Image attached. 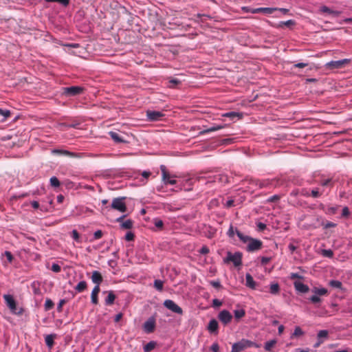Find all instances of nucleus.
I'll return each instance as SVG.
<instances>
[{
    "label": "nucleus",
    "instance_id": "obj_45",
    "mask_svg": "<svg viewBox=\"0 0 352 352\" xmlns=\"http://www.w3.org/2000/svg\"><path fill=\"white\" fill-rule=\"evenodd\" d=\"M248 181L250 185L255 186L259 189V182H260L259 179L251 178V179H248Z\"/></svg>",
    "mask_w": 352,
    "mask_h": 352
},
{
    "label": "nucleus",
    "instance_id": "obj_28",
    "mask_svg": "<svg viewBox=\"0 0 352 352\" xmlns=\"http://www.w3.org/2000/svg\"><path fill=\"white\" fill-rule=\"evenodd\" d=\"M236 234L238 236V237L239 238V239L244 243H248V241L250 240L251 237L243 234L238 229H236Z\"/></svg>",
    "mask_w": 352,
    "mask_h": 352
},
{
    "label": "nucleus",
    "instance_id": "obj_42",
    "mask_svg": "<svg viewBox=\"0 0 352 352\" xmlns=\"http://www.w3.org/2000/svg\"><path fill=\"white\" fill-rule=\"evenodd\" d=\"M50 184L52 186L57 188L60 186V182L56 177H52L50 178Z\"/></svg>",
    "mask_w": 352,
    "mask_h": 352
},
{
    "label": "nucleus",
    "instance_id": "obj_61",
    "mask_svg": "<svg viewBox=\"0 0 352 352\" xmlns=\"http://www.w3.org/2000/svg\"><path fill=\"white\" fill-rule=\"evenodd\" d=\"M102 232L101 230H97L94 234V240L100 239L102 236Z\"/></svg>",
    "mask_w": 352,
    "mask_h": 352
},
{
    "label": "nucleus",
    "instance_id": "obj_1",
    "mask_svg": "<svg viewBox=\"0 0 352 352\" xmlns=\"http://www.w3.org/2000/svg\"><path fill=\"white\" fill-rule=\"evenodd\" d=\"M3 298L5 300V302L6 303V305L10 309V311L17 315H21L23 314V309L20 308L18 309L16 307V303L15 300L14 299L13 296L10 294H5L3 296Z\"/></svg>",
    "mask_w": 352,
    "mask_h": 352
},
{
    "label": "nucleus",
    "instance_id": "obj_48",
    "mask_svg": "<svg viewBox=\"0 0 352 352\" xmlns=\"http://www.w3.org/2000/svg\"><path fill=\"white\" fill-rule=\"evenodd\" d=\"M322 195V192H319L318 188H314L310 194V196H311L314 198H318Z\"/></svg>",
    "mask_w": 352,
    "mask_h": 352
},
{
    "label": "nucleus",
    "instance_id": "obj_11",
    "mask_svg": "<svg viewBox=\"0 0 352 352\" xmlns=\"http://www.w3.org/2000/svg\"><path fill=\"white\" fill-rule=\"evenodd\" d=\"M146 116L150 121H158L162 120L164 114L161 111H147Z\"/></svg>",
    "mask_w": 352,
    "mask_h": 352
},
{
    "label": "nucleus",
    "instance_id": "obj_29",
    "mask_svg": "<svg viewBox=\"0 0 352 352\" xmlns=\"http://www.w3.org/2000/svg\"><path fill=\"white\" fill-rule=\"evenodd\" d=\"M223 128H225V125H216L212 127L208 128L206 130H204L203 131L201 132V133L205 134V133L216 131L222 129Z\"/></svg>",
    "mask_w": 352,
    "mask_h": 352
},
{
    "label": "nucleus",
    "instance_id": "obj_21",
    "mask_svg": "<svg viewBox=\"0 0 352 352\" xmlns=\"http://www.w3.org/2000/svg\"><path fill=\"white\" fill-rule=\"evenodd\" d=\"M56 337V334H50V335H47L45 336V344L50 349L52 348V346H54V340Z\"/></svg>",
    "mask_w": 352,
    "mask_h": 352
},
{
    "label": "nucleus",
    "instance_id": "obj_56",
    "mask_svg": "<svg viewBox=\"0 0 352 352\" xmlns=\"http://www.w3.org/2000/svg\"><path fill=\"white\" fill-rule=\"evenodd\" d=\"M210 351L212 352H220L219 344L217 342H214L210 346Z\"/></svg>",
    "mask_w": 352,
    "mask_h": 352
},
{
    "label": "nucleus",
    "instance_id": "obj_19",
    "mask_svg": "<svg viewBox=\"0 0 352 352\" xmlns=\"http://www.w3.org/2000/svg\"><path fill=\"white\" fill-rule=\"evenodd\" d=\"M245 285L251 289L256 288V283L250 274H246L245 275Z\"/></svg>",
    "mask_w": 352,
    "mask_h": 352
},
{
    "label": "nucleus",
    "instance_id": "obj_32",
    "mask_svg": "<svg viewBox=\"0 0 352 352\" xmlns=\"http://www.w3.org/2000/svg\"><path fill=\"white\" fill-rule=\"evenodd\" d=\"M80 125V122L78 121H73L71 123H62L60 124L61 126H65L67 128H74L78 129Z\"/></svg>",
    "mask_w": 352,
    "mask_h": 352
},
{
    "label": "nucleus",
    "instance_id": "obj_15",
    "mask_svg": "<svg viewBox=\"0 0 352 352\" xmlns=\"http://www.w3.org/2000/svg\"><path fill=\"white\" fill-rule=\"evenodd\" d=\"M109 135L111 138L116 143H125L126 141L117 132L109 131Z\"/></svg>",
    "mask_w": 352,
    "mask_h": 352
},
{
    "label": "nucleus",
    "instance_id": "obj_23",
    "mask_svg": "<svg viewBox=\"0 0 352 352\" xmlns=\"http://www.w3.org/2000/svg\"><path fill=\"white\" fill-rule=\"evenodd\" d=\"M116 298V295L114 294L113 291L108 292V295L105 298V305H112L114 303Z\"/></svg>",
    "mask_w": 352,
    "mask_h": 352
},
{
    "label": "nucleus",
    "instance_id": "obj_26",
    "mask_svg": "<svg viewBox=\"0 0 352 352\" xmlns=\"http://www.w3.org/2000/svg\"><path fill=\"white\" fill-rule=\"evenodd\" d=\"M312 292L319 296L328 295V290L325 288H317L314 287Z\"/></svg>",
    "mask_w": 352,
    "mask_h": 352
},
{
    "label": "nucleus",
    "instance_id": "obj_43",
    "mask_svg": "<svg viewBox=\"0 0 352 352\" xmlns=\"http://www.w3.org/2000/svg\"><path fill=\"white\" fill-rule=\"evenodd\" d=\"M329 285L332 287L340 289L342 287V283L339 280H332L329 282Z\"/></svg>",
    "mask_w": 352,
    "mask_h": 352
},
{
    "label": "nucleus",
    "instance_id": "obj_27",
    "mask_svg": "<svg viewBox=\"0 0 352 352\" xmlns=\"http://www.w3.org/2000/svg\"><path fill=\"white\" fill-rule=\"evenodd\" d=\"M87 287V282L85 280L80 281L78 284L75 287V289L80 293L84 292Z\"/></svg>",
    "mask_w": 352,
    "mask_h": 352
},
{
    "label": "nucleus",
    "instance_id": "obj_2",
    "mask_svg": "<svg viewBox=\"0 0 352 352\" xmlns=\"http://www.w3.org/2000/svg\"><path fill=\"white\" fill-rule=\"evenodd\" d=\"M224 263H229L232 262L235 267L242 264V253L236 252L232 254L230 252H227V256L223 259Z\"/></svg>",
    "mask_w": 352,
    "mask_h": 352
},
{
    "label": "nucleus",
    "instance_id": "obj_49",
    "mask_svg": "<svg viewBox=\"0 0 352 352\" xmlns=\"http://www.w3.org/2000/svg\"><path fill=\"white\" fill-rule=\"evenodd\" d=\"M280 199V196L278 195H273L270 197H269L267 199V202L272 203V202H276Z\"/></svg>",
    "mask_w": 352,
    "mask_h": 352
},
{
    "label": "nucleus",
    "instance_id": "obj_13",
    "mask_svg": "<svg viewBox=\"0 0 352 352\" xmlns=\"http://www.w3.org/2000/svg\"><path fill=\"white\" fill-rule=\"evenodd\" d=\"M160 170L162 171V180L165 183L168 180H169L170 178H176L177 176L175 175H170L168 170H166V168L164 165H161Z\"/></svg>",
    "mask_w": 352,
    "mask_h": 352
},
{
    "label": "nucleus",
    "instance_id": "obj_7",
    "mask_svg": "<svg viewBox=\"0 0 352 352\" xmlns=\"http://www.w3.org/2000/svg\"><path fill=\"white\" fill-rule=\"evenodd\" d=\"M164 305L165 307H166L167 309H168L169 310L172 311L175 314L179 315L183 314L182 309L172 300H166L164 302Z\"/></svg>",
    "mask_w": 352,
    "mask_h": 352
},
{
    "label": "nucleus",
    "instance_id": "obj_12",
    "mask_svg": "<svg viewBox=\"0 0 352 352\" xmlns=\"http://www.w3.org/2000/svg\"><path fill=\"white\" fill-rule=\"evenodd\" d=\"M218 329H219V324L217 320L212 319L210 320L207 329L208 331L211 333H213L214 335H217L218 333Z\"/></svg>",
    "mask_w": 352,
    "mask_h": 352
},
{
    "label": "nucleus",
    "instance_id": "obj_25",
    "mask_svg": "<svg viewBox=\"0 0 352 352\" xmlns=\"http://www.w3.org/2000/svg\"><path fill=\"white\" fill-rule=\"evenodd\" d=\"M270 292L274 295L278 294L280 292V286L278 283H272L270 287Z\"/></svg>",
    "mask_w": 352,
    "mask_h": 352
},
{
    "label": "nucleus",
    "instance_id": "obj_30",
    "mask_svg": "<svg viewBox=\"0 0 352 352\" xmlns=\"http://www.w3.org/2000/svg\"><path fill=\"white\" fill-rule=\"evenodd\" d=\"M218 181L220 183H228V177L226 175L219 174L214 176V182Z\"/></svg>",
    "mask_w": 352,
    "mask_h": 352
},
{
    "label": "nucleus",
    "instance_id": "obj_63",
    "mask_svg": "<svg viewBox=\"0 0 352 352\" xmlns=\"http://www.w3.org/2000/svg\"><path fill=\"white\" fill-rule=\"evenodd\" d=\"M208 252H209V249L207 246H203L199 250V253L201 254H206Z\"/></svg>",
    "mask_w": 352,
    "mask_h": 352
},
{
    "label": "nucleus",
    "instance_id": "obj_52",
    "mask_svg": "<svg viewBox=\"0 0 352 352\" xmlns=\"http://www.w3.org/2000/svg\"><path fill=\"white\" fill-rule=\"evenodd\" d=\"M236 228H234L232 225L230 226L227 233L229 237L234 236V234L236 233Z\"/></svg>",
    "mask_w": 352,
    "mask_h": 352
},
{
    "label": "nucleus",
    "instance_id": "obj_58",
    "mask_svg": "<svg viewBox=\"0 0 352 352\" xmlns=\"http://www.w3.org/2000/svg\"><path fill=\"white\" fill-rule=\"evenodd\" d=\"M91 302L93 304L98 305V294H91Z\"/></svg>",
    "mask_w": 352,
    "mask_h": 352
},
{
    "label": "nucleus",
    "instance_id": "obj_22",
    "mask_svg": "<svg viewBox=\"0 0 352 352\" xmlns=\"http://www.w3.org/2000/svg\"><path fill=\"white\" fill-rule=\"evenodd\" d=\"M274 182L273 180L270 179L260 180L259 189L274 186Z\"/></svg>",
    "mask_w": 352,
    "mask_h": 352
},
{
    "label": "nucleus",
    "instance_id": "obj_5",
    "mask_svg": "<svg viewBox=\"0 0 352 352\" xmlns=\"http://www.w3.org/2000/svg\"><path fill=\"white\" fill-rule=\"evenodd\" d=\"M351 63V59L344 58L340 60H332L326 63L325 66L329 69H340L344 67Z\"/></svg>",
    "mask_w": 352,
    "mask_h": 352
},
{
    "label": "nucleus",
    "instance_id": "obj_24",
    "mask_svg": "<svg viewBox=\"0 0 352 352\" xmlns=\"http://www.w3.org/2000/svg\"><path fill=\"white\" fill-rule=\"evenodd\" d=\"M276 343H277V341L275 339L271 340L268 342H266L265 343V346H264L265 351H269V352L272 351V349L276 345Z\"/></svg>",
    "mask_w": 352,
    "mask_h": 352
},
{
    "label": "nucleus",
    "instance_id": "obj_59",
    "mask_svg": "<svg viewBox=\"0 0 352 352\" xmlns=\"http://www.w3.org/2000/svg\"><path fill=\"white\" fill-rule=\"evenodd\" d=\"M72 238L76 241H79V239H80V235H79V233L77 232V230H74L72 232Z\"/></svg>",
    "mask_w": 352,
    "mask_h": 352
},
{
    "label": "nucleus",
    "instance_id": "obj_51",
    "mask_svg": "<svg viewBox=\"0 0 352 352\" xmlns=\"http://www.w3.org/2000/svg\"><path fill=\"white\" fill-rule=\"evenodd\" d=\"M310 301L312 302V303H318V302H320L321 301V298H320V296L318 295H314L312 296L310 298H309Z\"/></svg>",
    "mask_w": 352,
    "mask_h": 352
},
{
    "label": "nucleus",
    "instance_id": "obj_9",
    "mask_svg": "<svg viewBox=\"0 0 352 352\" xmlns=\"http://www.w3.org/2000/svg\"><path fill=\"white\" fill-rule=\"evenodd\" d=\"M219 320L225 325L229 324L232 319V316L228 310H222L218 315Z\"/></svg>",
    "mask_w": 352,
    "mask_h": 352
},
{
    "label": "nucleus",
    "instance_id": "obj_31",
    "mask_svg": "<svg viewBox=\"0 0 352 352\" xmlns=\"http://www.w3.org/2000/svg\"><path fill=\"white\" fill-rule=\"evenodd\" d=\"M222 116L223 117H228V118H230L231 120H234L236 118H242V116L240 113L234 112V111L228 112V113L223 114Z\"/></svg>",
    "mask_w": 352,
    "mask_h": 352
},
{
    "label": "nucleus",
    "instance_id": "obj_50",
    "mask_svg": "<svg viewBox=\"0 0 352 352\" xmlns=\"http://www.w3.org/2000/svg\"><path fill=\"white\" fill-rule=\"evenodd\" d=\"M320 184L322 186H330L331 187H332L333 186L332 179H327L322 180L320 182Z\"/></svg>",
    "mask_w": 352,
    "mask_h": 352
},
{
    "label": "nucleus",
    "instance_id": "obj_3",
    "mask_svg": "<svg viewBox=\"0 0 352 352\" xmlns=\"http://www.w3.org/2000/svg\"><path fill=\"white\" fill-rule=\"evenodd\" d=\"M254 346H256L254 342L248 340L243 339L232 344L231 352H241L247 348Z\"/></svg>",
    "mask_w": 352,
    "mask_h": 352
},
{
    "label": "nucleus",
    "instance_id": "obj_34",
    "mask_svg": "<svg viewBox=\"0 0 352 352\" xmlns=\"http://www.w3.org/2000/svg\"><path fill=\"white\" fill-rule=\"evenodd\" d=\"M155 346L156 343L153 341H151L144 346V351L150 352L151 351L155 349Z\"/></svg>",
    "mask_w": 352,
    "mask_h": 352
},
{
    "label": "nucleus",
    "instance_id": "obj_55",
    "mask_svg": "<svg viewBox=\"0 0 352 352\" xmlns=\"http://www.w3.org/2000/svg\"><path fill=\"white\" fill-rule=\"evenodd\" d=\"M210 284L216 289H220L221 287V285L219 280H211Z\"/></svg>",
    "mask_w": 352,
    "mask_h": 352
},
{
    "label": "nucleus",
    "instance_id": "obj_40",
    "mask_svg": "<svg viewBox=\"0 0 352 352\" xmlns=\"http://www.w3.org/2000/svg\"><path fill=\"white\" fill-rule=\"evenodd\" d=\"M163 285H164V283L161 280H155L154 281V287H155V288L157 290L160 291V292L162 291Z\"/></svg>",
    "mask_w": 352,
    "mask_h": 352
},
{
    "label": "nucleus",
    "instance_id": "obj_17",
    "mask_svg": "<svg viewBox=\"0 0 352 352\" xmlns=\"http://www.w3.org/2000/svg\"><path fill=\"white\" fill-rule=\"evenodd\" d=\"M91 280L96 285H100L103 280V278L100 272L98 271H94L91 275Z\"/></svg>",
    "mask_w": 352,
    "mask_h": 352
},
{
    "label": "nucleus",
    "instance_id": "obj_36",
    "mask_svg": "<svg viewBox=\"0 0 352 352\" xmlns=\"http://www.w3.org/2000/svg\"><path fill=\"white\" fill-rule=\"evenodd\" d=\"M133 222L131 219H127L125 221L122 222L121 224V227L123 229H131L133 227Z\"/></svg>",
    "mask_w": 352,
    "mask_h": 352
},
{
    "label": "nucleus",
    "instance_id": "obj_10",
    "mask_svg": "<svg viewBox=\"0 0 352 352\" xmlns=\"http://www.w3.org/2000/svg\"><path fill=\"white\" fill-rule=\"evenodd\" d=\"M155 328V318L154 317H150L143 325L144 331L147 333H153Z\"/></svg>",
    "mask_w": 352,
    "mask_h": 352
},
{
    "label": "nucleus",
    "instance_id": "obj_57",
    "mask_svg": "<svg viewBox=\"0 0 352 352\" xmlns=\"http://www.w3.org/2000/svg\"><path fill=\"white\" fill-rule=\"evenodd\" d=\"M51 270L54 272L58 273V272H60L61 267H60V266L59 265H58L56 263H53L52 265Z\"/></svg>",
    "mask_w": 352,
    "mask_h": 352
},
{
    "label": "nucleus",
    "instance_id": "obj_8",
    "mask_svg": "<svg viewBox=\"0 0 352 352\" xmlns=\"http://www.w3.org/2000/svg\"><path fill=\"white\" fill-rule=\"evenodd\" d=\"M263 246V243L261 241L258 239H255L250 238V240L248 241V244L247 246V250L248 252H254L261 249Z\"/></svg>",
    "mask_w": 352,
    "mask_h": 352
},
{
    "label": "nucleus",
    "instance_id": "obj_37",
    "mask_svg": "<svg viewBox=\"0 0 352 352\" xmlns=\"http://www.w3.org/2000/svg\"><path fill=\"white\" fill-rule=\"evenodd\" d=\"M338 206H328L326 208L325 213L327 214H335L337 212Z\"/></svg>",
    "mask_w": 352,
    "mask_h": 352
},
{
    "label": "nucleus",
    "instance_id": "obj_35",
    "mask_svg": "<svg viewBox=\"0 0 352 352\" xmlns=\"http://www.w3.org/2000/svg\"><path fill=\"white\" fill-rule=\"evenodd\" d=\"M234 317L236 319L239 320L243 318L245 315V311L244 309H236L234 311Z\"/></svg>",
    "mask_w": 352,
    "mask_h": 352
},
{
    "label": "nucleus",
    "instance_id": "obj_53",
    "mask_svg": "<svg viewBox=\"0 0 352 352\" xmlns=\"http://www.w3.org/2000/svg\"><path fill=\"white\" fill-rule=\"evenodd\" d=\"M54 153H62L67 156H74V154L73 153H71L68 151H62V150H54Z\"/></svg>",
    "mask_w": 352,
    "mask_h": 352
},
{
    "label": "nucleus",
    "instance_id": "obj_62",
    "mask_svg": "<svg viewBox=\"0 0 352 352\" xmlns=\"http://www.w3.org/2000/svg\"><path fill=\"white\" fill-rule=\"evenodd\" d=\"M350 214L349 210L348 207L345 206L342 209V216L344 217H348Z\"/></svg>",
    "mask_w": 352,
    "mask_h": 352
},
{
    "label": "nucleus",
    "instance_id": "obj_44",
    "mask_svg": "<svg viewBox=\"0 0 352 352\" xmlns=\"http://www.w3.org/2000/svg\"><path fill=\"white\" fill-rule=\"evenodd\" d=\"M328 336V331L327 330H320L318 333V339L322 340V338H327Z\"/></svg>",
    "mask_w": 352,
    "mask_h": 352
},
{
    "label": "nucleus",
    "instance_id": "obj_16",
    "mask_svg": "<svg viewBox=\"0 0 352 352\" xmlns=\"http://www.w3.org/2000/svg\"><path fill=\"white\" fill-rule=\"evenodd\" d=\"M277 8H254L253 12V14L263 12L267 14H271L274 11L277 10Z\"/></svg>",
    "mask_w": 352,
    "mask_h": 352
},
{
    "label": "nucleus",
    "instance_id": "obj_20",
    "mask_svg": "<svg viewBox=\"0 0 352 352\" xmlns=\"http://www.w3.org/2000/svg\"><path fill=\"white\" fill-rule=\"evenodd\" d=\"M11 116V112L8 109H3L0 108V122H5Z\"/></svg>",
    "mask_w": 352,
    "mask_h": 352
},
{
    "label": "nucleus",
    "instance_id": "obj_14",
    "mask_svg": "<svg viewBox=\"0 0 352 352\" xmlns=\"http://www.w3.org/2000/svg\"><path fill=\"white\" fill-rule=\"evenodd\" d=\"M296 290L298 292L305 294L309 292V288L307 285H305L302 282L296 281L294 283Z\"/></svg>",
    "mask_w": 352,
    "mask_h": 352
},
{
    "label": "nucleus",
    "instance_id": "obj_39",
    "mask_svg": "<svg viewBox=\"0 0 352 352\" xmlns=\"http://www.w3.org/2000/svg\"><path fill=\"white\" fill-rule=\"evenodd\" d=\"M153 223H154V225L155 226V227L158 229V230H162L163 229V227H164V222L158 219V218H155L153 219Z\"/></svg>",
    "mask_w": 352,
    "mask_h": 352
},
{
    "label": "nucleus",
    "instance_id": "obj_60",
    "mask_svg": "<svg viewBox=\"0 0 352 352\" xmlns=\"http://www.w3.org/2000/svg\"><path fill=\"white\" fill-rule=\"evenodd\" d=\"M323 226H324V228L327 229V228L336 227V224L331 221H327L325 223H323Z\"/></svg>",
    "mask_w": 352,
    "mask_h": 352
},
{
    "label": "nucleus",
    "instance_id": "obj_47",
    "mask_svg": "<svg viewBox=\"0 0 352 352\" xmlns=\"http://www.w3.org/2000/svg\"><path fill=\"white\" fill-rule=\"evenodd\" d=\"M46 2H57L64 6H67L69 3V0H45Z\"/></svg>",
    "mask_w": 352,
    "mask_h": 352
},
{
    "label": "nucleus",
    "instance_id": "obj_6",
    "mask_svg": "<svg viewBox=\"0 0 352 352\" xmlns=\"http://www.w3.org/2000/svg\"><path fill=\"white\" fill-rule=\"evenodd\" d=\"M84 91V88L79 86H72L63 88V94L67 96H75L80 95Z\"/></svg>",
    "mask_w": 352,
    "mask_h": 352
},
{
    "label": "nucleus",
    "instance_id": "obj_38",
    "mask_svg": "<svg viewBox=\"0 0 352 352\" xmlns=\"http://www.w3.org/2000/svg\"><path fill=\"white\" fill-rule=\"evenodd\" d=\"M304 334L303 331L300 327H296L294 331L293 334L292 335L291 338H293L294 337H298L300 336H302Z\"/></svg>",
    "mask_w": 352,
    "mask_h": 352
},
{
    "label": "nucleus",
    "instance_id": "obj_4",
    "mask_svg": "<svg viewBox=\"0 0 352 352\" xmlns=\"http://www.w3.org/2000/svg\"><path fill=\"white\" fill-rule=\"evenodd\" d=\"M125 199V197L114 198L112 200L111 208L120 212H125L127 210L126 205L124 202Z\"/></svg>",
    "mask_w": 352,
    "mask_h": 352
},
{
    "label": "nucleus",
    "instance_id": "obj_46",
    "mask_svg": "<svg viewBox=\"0 0 352 352\" xmlns=\"http://www.w3.org/2000/svg\"><path fill=\"white\" fill-rule=\"evenodd\" d=\"M322 255L325 257L331 258L333 256V252L331 250H322Z\"/></svg>",
    "mask_w": 352,
    "mask_h": 352
},
{
    "label": "nucleus",
    "instance_id": "obj_18",
    "mask_svg": "<svg viewBox=\"0 0 352 352\" xmlns=\"http://www.w3.org/2000/svg\"><path fill=\"white\" fill-rule=\"evenodd\" d=\"M320 12L322 13H327L329 14H331L334 16H340V14L341 13L340 11L332 10L329 8H328L327 6H323L320 8Z\"/></svg>",
    "mask_w": 352,
    "mask_h": 352
},
{
    "label": "nucleus",
    "instance_id": "obj_33",
    "mask_svg": "<svg viewBox=\"0 0 352 352\" xmlns=\"http://www.w3.org/2000/svg\"><path fill=\"white\" fill-rule=\"evenodd\" d=\"M295 24H296L295 21L290 19V20H288L287 21H282V22H280L278 24V28H283V26H287V27L290 28V27H292V26L295 25Z\"/></svg>",
    "mask_w": 352,
    "mask_h": 352
},
{
    "label": "nucleus",
    "instance_id": "obj_54",
    "mask_svg": "<svg viewBox=\"0 0 352 352\" xmlns=\"http://www.w3.org/2000/svg\"><path fill=\"white\" fill-rule=\"evenodd\" d=\"M134 238H135V235L133 232H128L126 235H125V239L127 241H133L134 240Z\"/></svg>",
    "mask_w": 352,
    "mask_h": 352
},
{
    "label": "nucleus",
    "instance_id": "obj_64",
    "mask_svg": "<svg viewBox=\"0 0 352 352\" xmlns=\"http://www.w3.org/2000/svg\"><path fill=\"white\" fill-rule=\"evenodd\" d=\"M169 82L170 84V87H174L175 85H178L180 82V81L177 79H172L169 81Z\"/></svg>",
    "mask_w": 352,
    "mask_h": 352
},
{
    "label": "nucleus",
    "instance_id": "obj_41",
    "mask_svg": "<svg viewBox=\"0 0 352 352\" xmlns=\"http://www.w3.org/2000/svg\"><path fill=\"white\" fill-rule=\"evenodd\" d=\"M44 306H45V309L46 311H48V310L52 309L54 307V303L53 302V301L51 299H47L45 300Z\"/></svg>",
    "mask_w": 352,
    "mask_h": 352
}]
</instances>
